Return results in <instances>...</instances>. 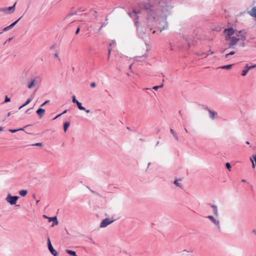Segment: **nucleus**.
<instances>
[{"label": "nucleus", "instance_id": "f257e3e1", "mask_svg": "<svg viewBox=\"0 0 256 256\" xmlns=\"http://www.w3.org/2000/svg\"><path fill=\"white\" fill-rule=\"evenodd\" d=\"M226 40H230V44H229V48H234V45H236L238 42L240 41V40H242V38H236L234 36H232L229 38H226Z\"/></svg>", "mask_w": 256, "mask_h": 256}, {"label": "nucleus", "instance_id": "f03ea898", "mask_svg": "<svg viewBox=\"0 0 256 256\" xmlns=\"http://www.w3.org/2000/svg\"><path fill=\"white\" fill-rule=\"evenodd\" d=\"M18 197L17 196H12L10 194H8L6 198V200L12 205L15 204Z\"/></svg>", "mask_w": 256, "mask_h": 256}, {"label": "nucleus", "instance_id": "7ed1b4c3", "mask_svg": "<svg viewBox=\"0 0 256 256\" xmlns=\"http://www.w3.org/2000/svg\"><path fill=\"white\" fill-rule=\"evenodd\" d=\"M48 248L50 252V253L54 256H58V252L56 251V250H55L54 248L52 247V244H51L50 240L49 238H48Z\"/></svg>", "mask_w": 256, "mask_h": 256}, {"label": "nucleus", "instance_id": "20e7f679", "mask_svg": "<svg viewBox=\"0 0 256 256\" xmlns=\"http://www.w3.org/2000/svg\"><path fill=\"white\" fill-rule=\"evenodd\" d=\"M224 33L226 36V38H229V36H232L234 35V34H236L237 36H238V34L237 33H236V31L232 28L225 29L224 30Z\"/></svg>", "mask_w": 256, "mask_h": 256}, {"label": "nucleus", "instance_id": "39448f33", "mask_svg": "<svg viewBox=\"0 0 256 256\" xmlns=\"http://www.w3.org/2000/svg\"><path fill=\"white\" fill-rule=\"evenodd\" d=\"M114 220H110L108 218H106L104 220H103L100 224V228H105L107 226L108 224L112 223Z\"/></svg>", "mask_w": 256, "mask_h": 256}, {"label": "nucleus", "instance_id": "423d86ee", "mask_svg": "<svg viewBox=\"0 0 256 256\" xmlns=\"http://www.w3.org/2000/svg\"><path fill=\"white\" fill-rule=\"evenodd\" d=\"M208 218L215 225L219 227L220 222L218 220L216 219L214 216H208Z\"/></svg>", "mask_w": 256, "mask_h": 256}, {"label": "nucleus", "instance_id": "0eeeda50", "mask_svg": "<svg viewBox=\"0 0 256 256\" xmlns=\"http://www.w3.org/2000/svg\"><path fill=\"white\" fill-rule=\"evenodd\" d=\"M76 104H77L78 108L80 110H84L87 113L90 112V110H86L84 106H82V104L80 102H78V103Z\"/></svg>", "mask_w": 256, "mask_h": 256}, {"label": "nucleus", "instance_id": "6e6552de", "mask_svg": "<svg viewBox=\"0 0 256 256\" xmlns=\"http://www.w3.org/2000/svg\"><path fill=\"white\" fill-rule=\"evenodd\" d=\"M210 206L213 210V212L214 216H218V214L217 206L214 204H212Z\"/></svg>", "mask_w": 256, "mask_h": 256}, {"label": "nucleus", "instance_id": "1a4fd4ad", "mask_svg": "<svg viewBox=\"0 0 256 256\" xmlns=\"http://www.w3.org/2000/svg\"><path fill=\"white\" fill-rule=\"evenodd\" d=\"M36 113L40 118H42L45 113V110L42 108H39L36 110Z\"/></svg>", "mask_w": 256, "mask_h": 256}, {"label": "nucleus", "instance_id": "9d476101", "mask_svg": "<svg viewBox=\"0 0 256 256\" xmlns=\"http://www.w3.org/2000/svg\"><path fill=\"white\" fill-rule=\"evenodd\" d=\"M248 14L252 17L256 18V6L254 7Z\"/></svg>", "mask_w": 256, "mask_h": 256}, {"label": "nucleus", "instance_id": "9b49d317", "mask_svg": "<svg viewBox=\"0 0 256 256\" xmlns=\"http://www.w3.org/2000/svg\"><path fill=\"white\" fill-rule=\"evenodd\" d=\"M208 112L210 114V118L212 119V120H214V119L215 118V116L216 114H217V112H214V111H212L211 110H208Z\"/></svg>", "mask_w": 256, "mask_h": 256}, {"label": "nucleus", "instance_id": "f8f14e48", "mask_svg": "<svg viewBox=\"0 0 256 256\" xmlns=\"http://www.w3.org/2000/svg\"><path fill=\"white\" fill-rule=\"evenodd\" d=\"M36 80L35 79H33V80H32L31 82H30L28 84V88H32L34 86H36Z\"/></svg>", "mask_w": 256, "mask_h": 256}, {"label": "nucleus", "instance_id": "ddd939ff", "mask_svg": "<svg viewBox=\"0 0 256 256\" xmlns=\"http://www.w3.org/2000/svg\"><path fill=\"white\" fill-rule=\"evenodd\" d=\"M49 221L50 222H51V221H54V224H52V226H54V225H56L58 224V221L57 220V218H56V217L54 216V217H50V218H49Z\"/></svg>", "mask_w": 256, "mask_h": 256}, {"label": "nucleus", "instance_id": "4468645a", "mask_svg": "<svg viewBox=\"0 0 256 256\" xmlns=\"http://www.w3.org/2000/svg\"><path fill=\"white\" fill-rule=\"evenodd\" d=\"M246 69L244 70H242V76H245L247 74V73L248 72L249 70H250L251 68V67H248V66L247 65L246 66Z\"/></svg>", "mask_w": 256, "mask_h": 256}, {"label": "nucleus", "instance_id": "2eb2a0df", "mask_svg": "<svg viewBox=\"0 0 256 256\" xmlns=\"http://www.w3.org/2000/svg\"><path fill=\"white\" fill-rule=\"evenodd\" d=\"M22 17L20 18L18 20H17L16 22H14L12 23L9 26H6L7 28H8V30H9L11 28H12L13 26H14L16 24L17 22L20 20L21 18Z\"/></svg>", "mask_w": 256, "mask_h": 256}, {"label": "nucleus", "instance_id": "dca6fc26", "mask_svg": "<svg viewBox=\"0 0 256 256\" xmlns=\"http://www.w3.org/2000/svg\"><path fill=\"white\" fill-rule=\"evenodd\" d=\"M28 194V191L26 190H20V192H19V194L22 196H24L26 195V194Z\"/></svg>", "mask_w": 256, "mask_h": 256}, {"label": "nucleus", "instance_id": "f3484780", "mask_svg": "<svg viewBox=\"0 0 256 256\" xmlns=\"http://www.w3.org/2000/svg\"><path fill=\"white\" fill-rule=\"evenodd\" d=\"M66 252L72 255V256H77L76 254V253L74 251H73V250H66Z\"/></svg>", "mask_w": 256, "mask_h": 256}, {"label": "nucleus", "instance_id": "a211bd4d", "mask_svg": "<svg viewBox=\"0 0 256 256\" xmlns=\"http://www.w3.org/2000/svg\"><path fill=\"white\" fill-rule=\"evenodd\" d=\"M70 125V124L68 122H66L64 123V130L65 132L67 130V129L69 127Z\"/></svg>", "mask_w": 256, "mask_h": 256}, {"label": "nucleus", "instance_id": "6ab92c4d", "mask_svg": "<svg viewBox=\"0 0 256 256\" xmlns=\"http://www.w3.org/2000/svg\"><path fill=\"white\" fill-rule=\"evenodd\" d=\"M232 64L224 66H222L221 67H220V68L222 69L230 70L232 68Z\"/></svg>", "mask_w": 256, "mask_h": 256}, {"label": "nucleus", "instance_id": "aec40b11", "mask_svg": "<svg viewBox=\"0 0 256 256\" xmlns=\"http://www.w3.org/2000/svg\"><path fill=\"white\" fill-rule=\"evenodd\" d=\"M32 101V100L30 98H28L27 100L26 101V102L23 104L22 106H20V108H19V109H21L22 108L26 106L27 104H28L30 102Z\"/></svg>", "mask_w": 256, "mask_h": 256}, {"label": "nucleus", "instance_id": "412c9836", "mask_svg": "<svg viewBox=\"0 0 256 256\" xmlns=\"http://www.w3.org/2000/svg\"><path fill=\"white\" fill-rule=\"evenodd\" d=\"M16 2H15L14 4L12 6H10L8 8H7V9H8V12L12 10V12H14V7L16 5Z\"/></svg>", "mask_w": 256, "mask_h": 256}, {"label": "nucleus", "instance_id": "4be33fe9", "mask_svg": "<svg viewBox=\"0 0 256 256\" xmlns=\"http://www.w3.org/2000/svg\"><path fill=\"white\" fill-rule=\"evenodd\" d=\"M151 7H152V6L150 4H148L144 6V8L147 10H150Z\"/></svg>", "mask_w": 256, "mask_h": 256}, {"label": "nucleus", "instance_id": "5701e85b", "mask_svg": "<svg viewBox=\"0 0 256 256\" xmlns=\"http://www.w3.org/2000/svg\"><path fill=\"white\" fill-rule=\"evenodd\" d=\"M0 12H4L6 13H8V9H7V8H0ZM12 12H10L9 13H11Z\"/></svg>", "mask_w": 256, "mask_h": 256}, {"label": "nucleus", "instance_id": "b1692460", "mask_svg": "<svg viewBox=\"0 0 256 256\" xmlns=\"http://www.w3.org/2000/svg\"><path fill=\"white\" fill-rule=\"evenodd\" d=\"M163 86H164V84H162L160 86H154L152 88V89H154V90H157L158 88L163 87Z\"/></svg>", "mask_w": 256, "mask_h": 256}, {"label": "nucleus", "instance_id": "393cba45", "mask_svg": "<svg viewBox=\"0 0 256 256\" xmlns=\"http://www.w3.org/2000/svg\"><path fill=\"white\" fill-rule=\"evenodd\" d=\"M234 54H235V52L234 51H232V52H230V53L226 54V56H225V58H228L229 56L233 55Z\"/></svg>", "mask_w": 256, "mask_h": 256}, {"label": "nucleus", "instance_id": "a878e982", "mask_svg": "<svg viewBox=\"0 0 256 256\" xmlns=\"http://www.w3.org/2000/svg\"><path fill=\"white\" fill-rule=\"evenodd\" d=\"M72 101L74 103H76V104H77L78 102L76 99V96H72Z\"/></svg>", "mask_w": 256, "mask_h": 256}, {"label": "nucleus", "instance_id": "bb28decb", "mask_svg": "<svg viewBox=\"0 0 256 256\" xmlns=\"http://www.w3.org/2000/svg\"><path fill=\"white\" fill-rule=\"evenodd\" d=\"M226 168L229 170V171H230V168H231V166H230V164L228 162L226 163Z\"/></svg>", "mask_w": 256, "mask_h": 256}, {"label": "nucleus", "instance_id": "cd10ccee", "mask_svg": "<svg viewBox=\"0 0 256 256\" xmlns=\"http://www.w3.org/2000/svg\"><path fill=\"white\" fill-rule=\"evenodd\" d=\"M23 128H20L18 130H10V132H12V133H14V132H16L18 130H22Z\"/></svg>", "mask_w": 256, "mask_h": 256}, {"label": "nucleus", "instance_id": "c85d7f7f", "mask_svg": "<svg viewBox=\"0 0 256 256\" xmlns=\"http://www.w3.org/2000/svg\"><path fill=\"white\" fill-rule=\"evenodd\" d=\"M174 184L176 186L181 187L180 184L178 182V180H174Z\"/></svg>", "mask_w": 256, "mask_h": 256}, {"label": "nucleus", "instance_id": "c756f323", "mask_svg": "<svg viewBox=\"0 0 256 256\" xmlns=\"http://www.w3.org/2000/svg\"><path fill=\"white\" fill-rule=\"evenodd\" d=\"M66 112H67V110H64L63 112H62V114H58V116H56V118H54V119H56V118H58V117H59L62 114H64L66 113Z\"/></svg>", "mask_w": 256, "mask_h": 256}, {"label": "nucleus", "instance_id": "7c9ffc66", "mask_svg": "<svg viewBox=\"0 0 256 256\" xmlns=\"http://www.w3.org/2000/svg\"><path fill=\"white\" fill-rule=\"evenodd\" d=\"M10 98H8V96H6V98H5V100H4V102H10Z\"/></svg>", "mask_w": 256, "mask_h": 256}, {"label": "nucleus", "instance_id": "2f4dec72", "mask_svg": "<svg viewBox=\"0 0 256 256\" xmlns=\"http://www.w3.org/2000/svg\"><path fill=\"white\" fill-rule=\"evenodd\" d=\"M90 86H91L92 88H95L96 86V84L95 82H92L90 84Z\"/></svg>", "mask_w": 256, "mask_h": 256}, {"label": "nucleus", "instance_id": "473e14b6", "mask_svg": "<svg viewBox=\"0 0 256 256\" xmlns=\"http://www.w3.org/2000/svg\"><path fill=\"white\" fill-rule=\"evenodd\" d=\"M174 137L175 139L178 141V135L176 134V133L174 135Z\"/></svg>", "mask_w": 256, "mask_h": 256}, {"label": "nucleus", "instance_id": "72a5a7b5", "mask_svg": "<svg viewBox=\"0 0 256 256\" xmlns=\"http://www.w3.org/2000/svg\"><path fill=\"white\" fill-rule=\"evenodd\" d=\"M49 102H50V100H48L46 101L44 103H43V104L41 105V106H44L46 104H48Z\"/></svg>", "mask_w": 256, "mask_h": 256}, {"label": "nucleus", "instance_id": "f704fd0d", "mask_svg": "<svg viewBox=\"0 0 256 256\" xmlns=\"http://www.w3.org/2000/svg\"><path fill=\"white\" fill-rule=\"evenodd\" d=\"M208 54H206V53H202V54H200V56H203L205 58H206L207 56H208Z\"/></svg>", "mask_w": 256, "mask_h": 256}, {"label": "nucleus", "instance_id": "c9c22d12", "mask_svg": "<svg viewBox=\"0 0 256 256\" xmlns=\"http://www.w3.org/2000/svg\"><path fill=\"white\" fill-rule=\"evenodd\" d=\"M33 146H42V143H36V144H32Z\"/></svg>", "mask_w": 256, "mask_h": 256}, {"label": "nucleus", "instance_id": "e433bc0d", "mask_svg": "<svg viewBox=\"0 0 256 256\" xmlns=\"http://www.w3.org/2000/svg\"><path fill=\"white\" fill-rule=\"evenodd\" d=\"M170 132L172 134L173 136L176 134V132L174 131V130L172 129H170Z\"/></svg>", "mask_w": 256, "mask_h": 256}, {"label": "nucleus", "instance_id": "4c0bfd02", "mask_svg": "<svg viewBox=\"0 0 256 256\" xmlns=\"http://www.w3.org/2000/svg\"><path fill=\"white\" fill-rule=\"evenodd\" d=\"M79 32H80V28H78L76 30V34H77L79 33Z\"/></svg>", "mask_w": 256, "mask_h": 256}, {"label": "nucleus", "instance_id": "58836bf2", "mask_svg": "<svg viewBox=\"0 0 256 256\" xmlns=\"http://www.w3.org/2000/svg\"><path fill=\"white\" fill-rule=\"evenodd\" d=\"M8 30V28H7V27H6V28H4V31H7V30Z\"/></svg>", "mask_w": 256, "mask_h": 256}, {"label": "nucleus", "instance_id": "ea45409f", "mask_svg": "<svg viewBox=\"0 0 256 256\" xmlns=\"http://www.w3.org/2000/svg\"><path fill=\"white\" fill-rule=\"evenodd\" d=\"M256 66H248V67H251V68H255Z\"/></svg>", "mask_w": 256, "mask_h": 256}, {"label": "nucleus", "instance_id": "a19ab883", "mask_svg": "<svg viewBox=\"0 0 256 256\" xmlns=\"http://www.w3.org/2000/svg\"><path fill=\"white\" fill-rule=\"evenodd\" d=\"M110 50H108V57L110 56Z\"/></svg>", "mask_w": 256, "mask_h": 256}, {"label": "nucleus", "instance_id": "79ce46f5", "mask_svg": "<svg viewBox=\"0 0 256 256\" xmlns=\"http://www.w3.org/2000/svg\"><path fill=\"white\" fill-rule=\"evenodd\" d=\"M252 232H253L255 234H256V230H253Z\"/></svg>", "mask_w": 256, "mask_h": 256}, {"label": "nucleus", "instance_id": "37998d69", "mask_svg": "<svg viewBox=\"0 0 256 256\" xmlns=\"http://www.w3.org/2000/svg\"><path fill=\"white\" fill-rule=\"evenodd\" d=\"M10 115V112H8L7 114V116H9Z\"/></svg>", "mask_w": 256, "mask_h": 256}, {"label": "nucleus", "instance_id": "c03bdc74", "mask_svg": "<svg viewBox=\"0 0 256 256\" xmlns=\"http://www.w3.org/2000/svg\"><path fill=\"white\" fill-rule=\"evenodd\" d=\"M144 59H146V55L144 56Z\"/></svg>", "mask_w": 256, "mask_h": 256}, {"label": "nucleus", "instance_id": "a18cd8bd", "mask_svg": "<svg viewBox=\"0 0 256 256\" xmlns=\"http://www.w3.org/2000/svg\"><path fill=\"white\" fill-rule=\"evenodd\" d=\"M210 54H212L214 53L213 52H212L211 50H210Z\"/></svg>", "mask_w": 256, "mask_h": 256}, {"label": "nucleus", "instance_id": "49530a36", "mask_svg": "<svg viewBox=\"0 0 256 256\" xmlns=\"http://www.w3.org/2000/svg\"><path fill=\"white\" fill-rule=\"evenodd\" d=\"M132 66V64H131V65L130 66L129 68H130V69H131Z\"/></svg>", "mask_w": 256, "mask_h": 256}, {"label": "nucleus", "instance_id": "de8ad7c7", "mask_svg": "<svg viewBox=\"0 0 256 256\" xmlns=\"http://www.w3.org/2000/svg\"><path fill=\"white\" fill-rule=\"evenodd\" d=\"M184 130H185V132H188V130H187L186 128H184Z\"/></svg>", "mask_w": 256, "mask_h": 256}, {"label": "nucleus", "instance_id": "09e8293b", "mask_svg": "<svg viewBox=\"0 0 256 256\" xmlns=\"http://www.w3.org/2000/svg\"><path fill=\"white\" fill-rule=\"evenodd\" d=\"M2 130V127H0V131Z\"/></svg>", "mask_w": 256, "mask_h": 256}, {"label": "nucleus", "instance_id": "8fccbe9b", "mask_svg": "<svg viewBox=\"0 0 256 256\" xmlns=\"http://www.w3.org/2000/svg\"><path fill=\"white\" fill-rule=\"evenodd\" d=\"M224 50H222V51L221 52H222V53H224Z\"/></svg>", "mask_w": 256, "mask_h": 256}, {"label": "nucleus", "instance_id": "3c124183", "mask_svg": "<svg viewBox=\"0 0 256 256\" xmlns=\"http://www.w3.org/2000/svg\"><path fill=\"white\" fill-rule=\"evenodd\" d=\"M246 144H249V142H246Z\"/></svg>", "mask_w": 256, "mask_h": 256}, {"label": "nucleus", "instance_id": "603ef678", "mask_svg": "<svg viewBox=\"0 0 256 256\" xmlns=\"http://www.w3.org/2000/svg\"><path fill=\"white\" fill-rule=\"evenodd\" d=\"M240 32H240H240H238V34H240Z\"/></svg>", "mask_w": 256, "mask_h": 256}]
</instances>
